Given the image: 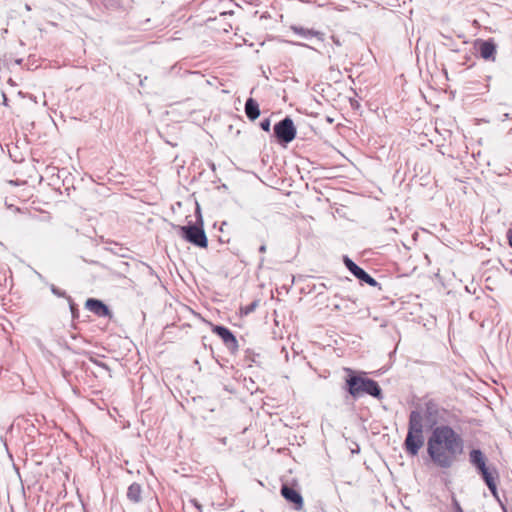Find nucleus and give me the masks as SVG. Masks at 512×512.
Returning <instances> with one entry per match:
<instances>
[{
  "instance_id": "obj_1",
  "label": "nucleus",
  "mask_w": 512,
  "mask_h": 512,
  "mask_svg": "<svg viewBox=\"0 0 512 512\" xmlns=\"http://www.w3.org/2000/svg\"><path fill=\"white\" fill-rule=\"evenodd\" d=\"M345 372H347L348 375L345 378L343 388L353 399H358L364 394L370 395L378 400L382 399V389L377 381L363 377L351 368H345Z\"/></svg>"
},
{
  "instance_id": "obj_2",
  "label": "nucleus",
  "mask_w": 512,
  "mask_h": 512,
  "mask_svg": "<svg viewBox=\"0 0 512 512\" xmlns=\"http://www.w3.org/2000/svg\"><path fill=\"white\" fill-rule=\"evenodd\" d=\"M427 452L434 465L448 468V426L433 429L427 442Z\"/></svg>"
},
{
  "instance_id": "obj_3",
  "label": "nucleus",
  "mask_w": 512,
  "mask_h": 512,
  "mask_svg": "<svg viewBox=\"0 0 512 512\" xmlns=\"http://www.w3.org/2000/svg\"><path fill=\"white\" fill-rule=\"evenodd\" d=\"M423 417L418 410H412L409 415L408 432L404 441V448L411 456H416L424 444Z\"/></svg>"
},
{
  "instance_id": "obj_4",
  "label": "nucleus",
  "mask_w": 512,
  "mask_h": 512,
  "mask_svg": "<svg viewBox=\"0 0 512 512\" xmlns=\"http://www.w3.org/2000/svg\"><path fill=\"white\" fill-rule=\"evenodd\" d=\"M470 462L481 474L484 482L488 486L491 493L497 495V481L499 478L498 472L495 468H488L486 466V457L479 449H473L469 454Z\"/></svg>"
},
{
  "instance_id": "obj_5",
  "label": "nucleus",
  "mask_w": 512,
  "mask_h": 512,
  "mask_svg": "<svg viewBox=\"0 0 512 512\" xmlns=\"http://www.w3.org/2000/svg\"><path fill=\"white\" fill-rule=\"evenodd\" d=\"M180 236L187 242L200 247L206 248L208 240L203 228V219L200 213L196 222H188L187 225L180 226Z\"/></svg>"
},
{
  "instance_id": "obj_6",
  "label": "nucleus",
  "mask_w": 512,
  "mask_h": 512,
  "mask_svg": "<svg viewBox=\"0 0 512 512\" xmlns=\"http://www.w3.org/2000/svg\"><path fill=\"white\" fill-rule=\"evenodd\" d=\"M296 127L293 120L286 116L274 125L273 134L277 142L282 145H287L292 142L296 137Z\"/></svg>"
},
{
  "instance_id": "obj_7",
  "label": "nucleus",
  "mask_w": 512,
  "mask_h": 512,
  "mask_svg": "<svg viewBox=\"0 0 512 512\" xmlns=\"http://www.w3.org/2000/svg\"><path fill=\"white\" fill-rule=\"evenodd\" d=\"M343 263L349 272L361 282H364L372 287L379 286V283L372 276H370L364 269L358 266L348 256L343 257Z\"/></svg>"
},
{
  "instance_id": "obj_8",
  "label": "nucleus",
  "mask_w": 512,
  "mask_h": 512,
  "mask_svg": "<svg viewBox=\"0 0 512 512\" xmlns=\"http://www.w3.org/2000/svg\"><path fill=\"white\" fill-rule=\"evenodd\" d=\"M212 331L222 339L223 343L229 350L234 351L238 348V341L236 337L227 327L215 325L213 326Z\"/></svg>"
},
{
  "instance_id": "obj_9",
  "label": "nucleus",
  "mask_w": 512,
  "mask_h": 512,
  "mask_svg": "<svg viewBox=\"0 0 512 512\" xmlns=\"http://www.w3.org/2000/svg\"><path fill=\"white\" fill-rule=\"evenodd\" d=\"M85 307L98 317L112 318L113 316L109 307L103 301L96 298H88L85 302Z\"/></svg>"
},
{
  "instance_id": "obj_10",
  "label": "nucleus",
  "mask_w": 512,
  "mask_h": 512,
  "mask_svg": "<svg viewBox=\"0 0 512 512\" xmlns=\"http://www.w3.org/2000/svg\"><path fill=\"white\" fill-rule=\"evenodd\" d=\"M280 492L285 500L295 505V509L300 510L303 508V497L297 490L287 484H283Z\"/></svg>"
},
{
  "instance_id": "obj_11",
  "label": "nucleus",
  "mask_w": 512,
  "mask_h": 512,
  "mask_svg": "<svg viewBox=\"0 0 512 512\" xmlns=\"http://www.w3.org/2000/svg\"><path fill=\"white\" fill-rule=\"evenodd\" d=\"M422 417L423 421L425 420L426 425L433 428L437 424V419L439 418V409L437 405L433 402H428L426 404L425 413Z\"/></svg>"
},
{
  "instance_id": "obj_12",
  "label": "nucleus",
  "mask_w": 512,
  "mask_h": 512,
  "mask_svg": "<svg viewBox=\"0 0 512 512\" xmlns=\"http://www.w3.org/2000/svg\"><path fill=\"white\" fill-rule=\"evenodd\" d=\"M244 111H245L246 117L250 121H255L260 116V113H261L258 102L252 97H250L246 100L245 106H244Z\"/></svg>"
},
{
  "instance_id": "obj_13",
  "label": "nucleus",
  "mask_w": 512,
  "mask_h": 512,
  "mask_svg": "<svg viewBox=\"0 0 512 512\" xmlns=\"http://www.w3.org/2000/svg\"><path fill=\"white\" fill-rule=\"evenodd\" d=\"M478 51L483 59H494L496 53V46L491 41H482L478 44Z\"/></svg>"
},
{
  "instance_id": "obj_14",
  "label": "nucleus",
  "mask_w": 512,
  "mask_h": 512,
  "mask_svg": "<svg viewBox=\"0 0 512 512\" xmlns=\"http://www.w3.org/2000/svg\"><path fill=\"white\" fill-rule=\"evenodd\" d=\"M463 452V440L452 429H450V454H461Z\"/></svg>"
},
{
  "instance_id": "obj_15",
  "label": "nucleus",
  "mask_w": 512,
  "mask_h": 512,
  "mask_svg": "<svg viewBox=\"0 0 512 512\" xmlns=\"http://www.w3.org/2000/svg\"><path fill=\"white\" fill-rule=\"evenodd\" d=\"M292 29L295 34H297L305 39L316 37L319 40H323V33L319 32V31H315L313 29H306L303 27H296V26L292 27Z\"/></svg>"
},
{
  "instance_id": "obj_16",
  "label": "nucleus",
  "mask_w": 512,
  "mask_h": 512,
  "mask_svg": "<svg viewBox=\"0 0 512 512\" xmlns=\"http://www.w3.org/2000/svg\"><path fill=\"white\" fill-rule=\"evenodd\" d=\"M142 488L138 483H132L127 490V498L134 502L139 503L141 501Z\"/></svg>"
},
{
  "instance_id": "obj_17",
  "label": "nucleus",
  "mask_w": 512,
  "mask_h": 512,
  "mask_svg": "<svg viewBox=\"0 0 512 512\" xmlns=\"http://www.w3.org/2000/svg\"><path fill=\"white\" fill-rule=\"evenodd\" d=\"M257 306H258V302L257 301H253L249 305H247L245 307H242L241 308V312L244 315H249L250 313H252L256 309Z\"/></svg>"
},
{
  "instance_id": "obj_18",
  "label": "nucleus",
  "mask_w": 512,
  "mask_h": 512,
  "mask_svg": "<svg viewBox=\"0 0 512 512\" xmlns=\"http://www.w3.org/2000/svg\"><path fill=\"white\" fill-rule=\"evenodd\" d=\"M50 290L57 297H64L66 299H67V297H69L64 290H61L60 288H58L54 284L50 285Z\"/></svg>"
},
{
  "instance_id": "obj_19",
  "label": "nucleus",
  "mask_w": 512,
  "mask_h": 512,
  "mask_svg": "<svg viewBox=\"0 0 512 512\" xmlns=\"http://www.w3.org/2000/svg\"><path fill=\"white\" fill-rule=\"evenodd\" d=\"M260 127L263 131L265 132H269L270 131V127H271V122H270V119L269 118H266V119H263L261 122H260Z\"/></svg>"
},
{
  "instance_id": "obj_20",
  "label": "nucleus",
  "mask_w": 512,
  "mask_h": 512,
  "mask_svg": "<svg viewBox=\"0 0 512 512\" xmlns=\"http://www.w3.org/2000/svg\"><path fill=\"white\" fill-rule=\"evenodd\" d=\"M67 301L69 303V307H70V310H71V313H72V316L75 317L76 314L78 313V309H77V306L76 304L73 302L72 298L71 297H67Z\"/></svg>"
},
{
  "instance_id": "obj_21",
  "label": "nucleus",
  "mask_w": 512,
  "mask_h": 512,
  "mask_svg": "<svg viewBox=\"0 0 512 512\" xmlns=\"http://www.w3.org/2000/svg\"><path fill=\"white\" fill-rule=\"evenodd\" d=\"M190 503L199 511L201 512L202 511V505L196 500V499H191L190 500Z\"/></svg>"
},
{
  "instance_id": "obj_22",
  "label": "nucleus",
  "mask_w": 512,
  "mask_h": 512,
  "mask_svg": "<svg viewBox=\"0 0 512 512\" xmlns=\"http://www.w3.org/2000/svg\"><path fill=\"white\" fill-rule=\"evenodd\" d=\"M507 239L509 245L512 247V224L510 225L508 231H507Z\"/></svg>"
},
{
  "instance_id": "obj_23",
  "label": "nucleus",
  "mask_w": 512,
  "mask_h": 512,
  "mask_svg": "<svg viewBox=\"0 0 512 512\" xmlns=\"http://www.w3.org/2000/svg\"><path fill=\"white\" fill-rule=\"evenodd\" d=\"M267 250V247L265 244H262L260 247H259V252L260 253H265Z\"/></svg>"
},
{
  "instance_id": "obj_24",
  "label": "nucleus",
  "mask_w": 512,
  "mask_h": 512,
  "mask_svg": "<svg viewBox=\"0 0 512 512\" xmlns=\"http://www.w3.org/2000/svg\"><path fill=\"white\" fill-rule=\"evenodd\" d=\"M2 97H3V104L7 105V101H8L7 96L3 93Z\"/></svg>"
},
{
  "instance_id": "obj_25",
  "label": "nucleus",
  "mask_w": 512,
  "mask_h": 512,
  "mask_svg": "<svg viewBox=\"0 0 512 512\" xmlns=\"http://www.w3.org/2000/svg\"><path fill=\"white\" fill-rule=\"evenodd\" d=\"M443 73L448 78L449 71L446 68H443Z\"/></svg>"
},
{
  "instance_id": "obj_26",
  "label": "nucleus",
  "mask_w": 512,
  "mask_h": 512,
  "mask_svg": "<svg viewBox=\"0 0 512 512\" xmlns=\"http://www.w3.org/2000/svg\"><path fill=\"white\" fill-rule=\"evenodd\" d=\"M263 262H264V258H261L260 259V264H263Z\"/></svg>"
},
{
  "instance_id": "obj_27",
  "label": "nucleus",
  "mask_w": 512,
  "mask_h": 512,
  "mask_svg": "<svg viewBox=\"0 0 512 512\" xmlns=\"http://www.w3.org/2000/svg\"><path fill=\"white\" fill-rule=\"evenodd\" d=\"M459 511L462 512V510L459 508Z\"/></svg>"
}]
</instances>
